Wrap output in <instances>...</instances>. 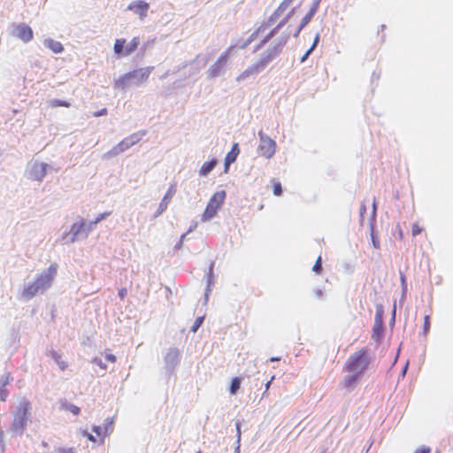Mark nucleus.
Instances as JSON below:
<instances>
[{
  "mask_svg": "<svg viewBox=\"0 0 453 453\" xmlns=\"http://www.w3.org/2000/svg\"><path fill=\"white\" fill-rule=\"evenodd\" d=\"M231 49L232 47L227 49V50H226L225 52H223L218 58V60L208 69L207 74L209 78H216L221 73L223 67L227 62L228 54Z\"/></svg>",
  "mask_w": 453,
  "mask_h": 453,
  "instance_id": "12",
  "label": "nucleus"
},
{
  "mask_svg": "<svg viewBox=\"0 0 453 453\" xmlns=\"http://www.w3.org/2000/svg\"><path fill=\"white\" fill-rule=\"evenodd\" d=\"M383 333V321L380 315L376 314L373 329H372V338L378 341Z\"/></svg>",
  "mask_w": 453,
  "mask_h": 453,
  "instance_id": "18",
  "label": "nucleus"
},
{
  "mask_svg": "<svg viewBox=\"0 0 453 453\" xmlns=\"http://www.w3.org/2000/svg\"><path fill=\"white\" fill-rule=\"evenodd\" d=\"M140 137L138 134H133L128 137L123 139L120 142H119L116 146H114L111 150L107 152V155L110 157L117 156L125 150H128L133 145L136 144L140 141Z\"/></svg>",
  "mask_w": 453,
  "mask_h": 453,
  "instance_id": "11",
  "label": "nucleus"
},
{
  "mask_svg": "<svg viewBox=\"0 0 453 453\" xmlns=\"http://www.w3.org/2000/svg\"><path fill=\"white\" fill-rule=\"evenodd\" d=\"M59 410L71 412L75 416H78L81 413V409L78 406L67 402L66 400L60 402Z\"/></svg>",
  "mask_w": 453,
  "mask_h": 453,
  "instance_id": "20",
  "label": "nucleus"
},
{
  "mask_svg": "<svg viewBox=\"0 0 453 453\" xmlns=\"http://www.w3.org/2000/svg\"><path fill=\"white\" fill-rule=\"evenodd\" d=\"M50 357L54 359V361L58 365L59 368L64 371L67 368V363L63 360L62 356L56 351L50 352Z\"/></svg>",
  "mask_w": 453,
  "mask_h": 453,
  "instance_id": "23",
  "label": "nucleus"
},
{
  "mask_svg": "<svg viewBox=\"0 0 453 453\" xmlns=\"http://www.w3.org/2000/svg\"><path fill=\"white\" fill-rule=\"evenodd\" d=\"M118 295H119V298H120L121 300H123V299L127 296V288H120V289L119 290V292H118Z\"/></svg>",
  "mask_w": 453,
  "mask_h": 453,
  "instance_id": "38",
  "label": "nucleus"
},
{
  "mask_svg": "<svg viewBox=\"0 0 453 453\" xmlns=\"http://www.w3.org/2000/svg\"><path fill=\"white\" fill-rule=\"evenodd\" d=\"M12 380L11 373L6 372L1 379H0V387H6Z\"/></svg>",
  "mask_w": 453,
  "mask_h": 453,
  "instance_id": "32",
  "label": "nucleus"
},
{
  "mask_svg": "<svg viewBox=\"0 0 453 453\" xmlns=\"http://www.w3.org/2000/svg\"><path fill=\"white\" fill-rule=\"evenodd\" d=\"M150 4L143 0L134 1L127 6V9L138 14L141 19H143L147 16Z\"/></svg>",
  "mask_w": 453,
  "mask_h": 453,
  "instance_id": "13",
  "label": "nucleus"
},
{
  "mask_svg": "<svg viewBox=\"0 0 453 453\" xmlns=\"http://www.w3.org/2000/svg\"><path fill=\"white\" fill-rule=\"evenodd\" d=\"M151 69L152 67H147L129 72L126 73L123 77H121L119 82L121 83L122 87H125L132 79H135L138 82L146 81L150 76Z\"/></svg>",
  "mask_w": 453,
  "mask_h": 453,
  "instance_id": "10",
  "label": "nucleus"
},
{
  "mask_svg": "<svg viewBox=\"0 0 453 453\" xmlns=\"http://www.w3.org/2000/svg\"><path fill=\"white\" fill-rule=\"evenodd\" d=\"M264 65H256L255 66L251 67L250 69L249 70H246L242 75L241 77H244V76H248L250 73H257L258 72V70L260 68H262Z\"/></svg>",
  "mask_w": 453,
  "mask_h": 453,
  "instance_id": "33",
  "label": "nucleus"
},
{
  "mask_svg": "<svg viewBox=\"0 0 453 453\" xmlns=\"http://www.w3.org/2000/svg\"><path fill=\"white\" fill-rule=\"evenodd\" d=\"M259 145L257 147V153L259 156L264 157L267 159L273 157L276 151V142L274 140L270 138L263 131L258 132Z\"/></svg>",
  "mask_w": 453,
  "mask_h": 453,
  "instance_id": "7",
  "label": "nucleus"
},
{
  "mask_svg": "<svg viewBox=\"0 0 453 453\" xmlns=\"http://www.w3.org/2000/svg\"><path fill=\"white\" fill-rule=\"evenodd\" d=\"M14 34L24 42H30L34 36L32 28L26 24L18 25L14 29Z\"/></svg>",
  "mask_w": 453,
  "mask_h": 453,
  "instance_id": "14",
  "label": "nucleus"
},
{
  "mask_svg": "<svg viewBox=\"0 0 453 453\" xmlns=\"http://www.w3.org/2000/svg\"><path fill=\"white\" fill-rule=\"evenodd\" d=\"M45 44L48 48H50L54 53H60L64 50V47L61 42L58 41H54L52 39H49L45 42Z\"/></svg>",
  "mask_w": 453,
  "mask_h": 453,
  "instance_id": "22",
  "label": "nucleus"
},
{
  "mask_svg": "<svg viewBox=\"0 0 453 453\" xmlns=\"http://www.w3.org/2000/svg\"><path fill=\"white\" fill-rule=\"evenodd\" d=\"M9 395V391L4 387H0V400L4 402Z\"/></svg>",
  "mask_w": 453,
  "mask_h": 453,
  "instance_id": "36",
  "label": "nucleus"
},
{
  "mask_svg": "<svg viewBox=\"0 0 453 453\" xmlns=\"http://www.w3.org/2000/svg\"><path fill=\"white\" fill-rule=\"evenodd\" d=\"M401 280H402V282H403V283H404V282H405V277H404V275H402V276H401Z\"/></svg>",
  "mask_w": 453,
  "mask_h": 453,
  "instance_id": "51",
  "label": "nucleus"
},
{
  "mask_svg": "<svg viewBox=\"0 0 453 453\" xmlns=\"http://www.w3.org/2000/svg\"><path fill=\"white\" fill-rule=\"evenodd\" d=\"M374 356L371 350L363 347L349 356L342 371L346 373L339 386L348 392L353 391L370 368L373 365Z\"/></svg>",
  "mask_w": 453,
  "mask_h": 453,
  "instance_id": "1",
  "label": "nucleus"
},
{
  "mask_svg": "<svg viewBox=\"0 0 453 453\" xmlns=\"http://www.w3.org/2000/svg\"><path fill=\"white\" fill-rule=\"evenodd\" d=\"M397 228H398V237L402 241L403 239V230H402V228L399 226H397Z\"/></svg>",
  "mask_w": 453,
  "mask_h": 453,
  "instance_id": "44",
  "label": "nucleus"
},
{
  "mask_svg": "<svg viewBox=\"0 0 453 453\" xmlns=\"http://www.w3.org/2000/svg\"><path fill=\"white\" fill-rule=\"evenodd\" d=\"M241 386V379L238 377H235L232 380L231 385H230V393L232 395H234L240 388Z\"/></svg>",
  "mask_w": 453,
  "mask_h": 453,
  "instance_id": "26",
  "label": "nucleus"
},
{
  "mask_svg": "<svg viewBox=\"0 0 453 453\" xmlns=\"http://www.w3.org/2000/svg\"><path fill=\"white\" fill-rule=\"evenodd\" d=\"M71 232L73 234L72 242H74L76 240L77 235L81 232H89L88 230V223H86L85 221L74 223L71 227Z\"/></svg>",
  "mask_w": 453,
  "mask_h": 453,
  "instance_id": "19",
  "label": "nucleus"
},
{
  "mask_svg": "<svg viewBox=\"0 0 453 453\" xmlns=\"http://www.w3.org/2000/svg\"><path fill=\"white\" fill-rule=\"evenodd\" d=\"M176 192L175 185H171L169 188L167 189L166 193L165 194L161 203L158 206V214L162 213L164 211L166 210L169 203L171 202L173 196H174Z\"/></svg>",
  "mask_w": 453,
  "mask_h": 453,
  "instance_id": "16",
  "label": "nucleus"
},
{
  "mask_svg": "<svg viewBox=\"0 0 453 453\" xmlns=\"http://www.w3.org/2000/svg\"><path fill=\"white\" fill-rule=\"evenodd\" d=\"M430 315H426L424 318V323H423V332L424 334L426 335L430 330Z\"/></svg>",
  "mask_w": 453,
  "mask_h": 453,
  "instance_id": "31",
  "label": "nucleus"
},
{
  "mask_svg": "<svg viewBox=\"0 0 453 453\" xmlns=\"http://www.w3.org/2000/svg\"><path fill=\"white\" fill-rule=\"evenodd\" d=\"M216 165H217L216 159H211V161L204 162L199 170V174L201 176L208 175L214 169Z\"/></svg>",
  "mask_w": 453,
  "mask_h": 453,
  "instance_id": "21",
  "label": "nucleus"
},
{
  "mask_svg": "<svg viewBox=\"0 0 453 453\" xmlns=\"http://www.w3.org/2000/svg\"><path fill=\"white\" fill-rule=\"evenodd\" d=\"M319 35H317L314 38V41H313V43L312 45L311 46V48H313V50L316 48L318 42H319Z\"/></svg>",
  "mask_w": 453,
  "mask_h": 453,
  "instance_id": "43",
  "label": "nucleus"
},
{
  "mask_svg": "<svg viewBox=\"0 0 453 453\" xmlns=\"http://www.w3.org/2000/svg\"><path fill=\"white\" fill-rule=\"evenodd\" d=\"M105 359L109 362L115 363L116 362V357L113 354H106Z\"/></svg>",
  "mask_w": 453,
  "mask_h": 453,
  "instance_id": "40",
  "label": "nucleus"
},
{
  "mask_svg": "<svg viewBox=\"0 0 453 453\" xmlns=\"http://www.w3.org/2000/svg\"><path fill=\"white\" fill-rule=\"evenodd\" d=\"M375 215H376V201L374 200L373 204H372V222L370 224V235H371L372 244L373 248L376 250H380V240L375 232V227H374Z\"/></svg>",
  "mask_w": 453,
  "mask_h": 453,
  "instance_id": "15",
  "label": "nucleus"
},
{
  "mask_svg": "<svg viewBox=\"0 0 453 453\" xmlns=\"http://www.w3.org/2000/svg\"><path fill=\"white\" fill-rule=\"evenodd\" d=\"M430 449L428 447H423L417 449L414 453H430Z\"/></svg>",
  "mask_w": 453,
  "mask_h": 453,
  "instance_id": "39",
  "label": "nucleus"
},
{
  "mask_svg": "<svg viewBox=\"0 0 453 453\" xmlns=\"http://www.w3.org/2000/svg\"><path fill=\"white\" fill-rule=\"evenodd\" d=\"M53 453H76L74 447H58Z\"/></svg>",
  "mask_w": 453,
  "mask_h": 453,
  "instance_id": "27",
  "label": "nucleus"
},
{
  "mask_svg": "<svg viewBox=\"0 0 453 453\" xmlns=\"http://www.w3.org/2000/svg\"><path fill=\"white\" fill-rule=\"evenodd\" d=\"M273 191L275 196H281L282 187L279 181L273 180Z\"/></svg>",
  "mask_w": 453,
  "mask_h": 453,
  "instance_id": "29",
  "label": "nucleus"
},
{
  "mask_svg": "<svg viewBox=\"0 0 453 453\" xmlns=\"http://www.w3.org/2000/svg\"><path fill=\"white\" fill-rule=\"evenodd\" d=\"M274 379V377L273 376L272 377V380L270 381H268L266 384H265V391H267L270 388V384H271V381Z\"/></svg>",
  "mask_w": 453,
  "mask_h": 453,
  "instance_id": "47",
  "label": "nucleus"
},
{
  "mask_svg": "<svg viewBox=\"0 0 453 453\" xmlns=\"http://www.w3.org/2000/svg\"><path fill=\"white\" fill-rule=\"evenodd\" d=\"M177 354H178L177 351H173L174 356H177Z\"/></svg>",
  "mask_w": 453,
  "mask_h": 453,
  "instance_id": "52",
  "label": "nucleus"
},
{
  "mask_svg": "<svg viewBox=\"0 0 453 453\" xmlns=\"http://www.w3.org/2000/svg\"><path fill=\"white\" fill-rule=\"evenodd\" d=\"M236 428H237V434H238V435H240L241 428H240V425L239 424L236 425Z\"/></svg>",
  "mask_w": 453,
  "mask_h": 453,
  "instance_id": "48",
  "label": "nucleus"
},
{
  "mask_svg": "<svg viewBox=\"0 0 453 453\" xmlns=\"http://www.w3.org/2000/svg\"><path fill=\"white\" fill-rule=\"evenodd\" d=\"M317 295L319 297L322 296V291L321 290H317Z\"/></svg>",
  "mask_w": 453,
  "mask_h": 453,
  "instance_id": "49",
  "label": "nucleus"
},
{
  "mask_svg": "<svg viewBox=\"0 0 453 453\" xmlns=\"http://www.w3.org/2000/svg\"><path fill=\"white\" fill-rule=\"evenodd\" d=\"M106 114H107V109L106 108H103V109H101L98 111L93 112V116L94 117H100V116H104V115H106Z\"/></svg>",
  "mask_w": 453,
  "mask_h": 453,
  "instance_id": "37",
  "label": "nucleus"
},
{
  "mask_svg": "<svg viewBox=\"0 0 453 453\" xmlns=\"http://www.w3.org/2000/svg\"><path fill=\"white\" fill-rule=\"evenodd\" d=\"M319 2L320 0L314 1L311 9L306 13V15L302 19L301 23L298 26L293 27L292 25H288V27L281 32L277 42V45L279 47H282L283 45H285L291 36L297 37L299 35L302 29L309 24V22L311 20V19L317 12Z\"/></svg>",
  "mask_w": 453,
  "mask_h": 453,
  "instance_id": "4",
  "label": "nucleus"
},
{
  "mask_svg": "<svg viewBox=\"0 0 453 453\" xmlns=\"http://www.w3.org/2000/svg\"><path fill=\"white\" fill-rule=\"evenodd\" d=\"M50 106L52 107V108H56V107H70L71 106V104L67 101H65V100H58V99H54V100H51L50 102Z\"/></svg>",
  "mask_w": 453,
  "mask_h": 453,
  "instance_id": "25",
  "label": "nucleus"
},
{
  "mask_svg": "<svg viewBox=\"0 0 453 453\" xmlns=\"http://www.w3.org/2000/svg\"><path fill=\"white\" fill-rule=\"evenodd\" d=\"M240 153V149L238 143H234L232 146L231 150L226 154L225 158V172H227V169L230 164L234 163L236 160L237 156Z\"/></svg>",
  "mask_w": 453,
  "mask_h": 453,
  "instance_id": "17",
  "label": "nucleus"
},
{
  "mask_svg": "<svg viewBox=\"0 0 453 453\" xmlns=\"http://www.w3.org/2000/svg\"><path fill=\"white\" fill-rule=\"evenodd\" d=\"M312 50H313V48H310V49L305 52V54L302 57V58H301V62H304V61L307 59L308 56L312 52Z\"/></svg>",
  "mask_w": 453,
  "mask_h": 453,
  "instance_id": "41",
  "label": "nucleus"
},
{
  "mask_svg": "<svg viewBox=\"0 0 453 453\" xmlns=\"http://www.w3.org/2000/svg\"><path fill=\"white\" fill-rule=\"evenodd\" d=\"M294 12V9L291 10V12L273 29L271 27L275 24V22L279 19L280 17L283 15V12L279 10V8H276L274 12L271 14V16L264 21L257 29L252 33V35L250 36V38L241 46L242 48L246 47L248 44H250L252 41H254L259 35H263L265 32L266 35L263 37L261 40V44L265 43L268 42L272 37H273L275 35H277L286 25L288 22L290 15Z\"/></svg>",
  "mask_w": 453,
  "mask_h": 453,
  "instance_id": "2",
  "label": "nucleus"
},
{
  "mask_svg": "<svg viewBox=\"0 0 453 453\" xmlns=\"http://www.w3.org/2000/svg\"><path fill=\"white\" fill-rule=\"evenodd\" d=\"M126 43L125 39H116L113 46V50L115 54L121 57H127L134 53L139 44H140V39L139 37H134L130 41V42L127 45V47H124Z\"/></svg>",
  "mask_w": 453,
  "mask_h": 453,
  "instance_id": "8",
  "label": "nucleus"
},
{
  "mask_svg": "<svg viewBox=\"0 0 453 453\" xmlns=\"http://www.w3.org/2000/svg\"><path fill=\"white\" fill-rule=\"evenodd\" d=\"M94 363L99 365L100 367L106 369V366L103 364L102 360L95 358Z\"/></svg>",
  "mask_w": 453,
  "mask_h": 453,
  "instance_id": "42",
  "label": "nucleus"
},
{
  "mask_svg": "<svg viewBox=\"0 0 453 453\" xmlns=\"http://www.w3.org/2000/svg\"><path fill=\"white\" fill-rule=\"evenodd\" d=\"M365 212H366V205L365 203H363L361 204L360 210H359V217H360V224L361 225H363Z\"/></svg>",
  "mask_w": 453,
  "mask_h": 453,
  "instance_id": "35",
  "label": "nucleus"
},
{
  "mask_svg": "<svg viewBox=\"0 0 453 453\" xmlns=\"http://www.w3.org/2000/svg\"><path fill=\"white\" fill-rule=\"evenodd\" d=\"M312 270L317 274L321 273V272H322V258L320 256L317 258Z\"/></svg>",
  "mask_w": 453,
  "mask_h": 453,
  "instance_id": "30",
  "label": "nucleus"
},
{
  "mask_svg": "<svg viewBox=\"0 0 453 453\" xmlns=\"http://www.w3.org/2000/svg\"><path fill=\"white\" fill-rule=\"evenodd\" d=\"M203 317H198L196 319L194 325L192 326L191 330L193 332H196L203 324Z\"/></svg>",
  "mask_w": 453,
  "mask_h": 453,
  "instance_id": "34",
  "label": "nucleus"
},
{
  "mask_svg": "<svg viewBox=\"0 0 453 453\" xmlns=\"http://www.w3.org/2000/svg\"><path fill=\"white\" fill-rule=\"evenodd\" d=\"M278 360H279V358H277V357H271L270 358L271 362H274V361H278Z\"/></svg>",
  "mask_w": 453,
  "mask_h": 453,
  "instance_id": "50",
  "label": "nucleus"
},
{
  "mask_svg": "<svg viewBox=\"0 0 453 453\" xmlns=\"http://www.w3.org/2000/svg\"><path fill=\"white\" fill-rule=\"evenodd\" d=\"M30 410L31 403L27 399L23 398L19 401L13 413V420L11 426L12 432L19 435L24 433L30 418Z\"/></svg>",
  "mask_w": 453,
  "mask_h": 453,
  "instance_id": "5",
  "label": "nucleus"
},
{
  "mask_svg": "<svg viewBox=\"0 0 453 453\" xmlns=\"http://www.w3.org/2000/svg\"><path fill=\"white\" fill-rule=\"evenodd\" d=\"M424 231V227L418 223H414L411 227V235L413 237L420 234Z\"/></svg>",
  "mask_w": 453,
  "mask_h": 453,
  "instance_id": "28",
  "label": "nucleus"
},
{
  "mask_svg": "<svg viewBox=\"0 0 453 453\" xmlns=\"http://www.w3.org/2000/svg\"><path fill=\"white\" fill-rule=\"evenodd\" d=\"M292 1L290 0H282L281 4H283V5L287 6L288 8L292 4Z\"/></svg>",
  "mask_w": 453,
  "mask_h": 453,
  "instance_id": "46",
  "label": "nucleus"
},
{
  "mask_svg": "<svg viewBox=\"0 0 453 453\" xmlns=\"http://www.w3.org/2000/svg\"><path fill=\"white\" fill-rule=\"evenodd\" d=\"M109 215H111V211L100 213L94 221H90L88 223V230L91 231L96 224H98L100 221L104 219Z\"/></svg>",
  "mask_w": 453,
  "mask_h": 453,
  "instance_id": "24",
  "label": "nucleus"
},
{
  "mask_svg": "<svg viewBox=\"0 0 453 453\" xmlns=\"http://www.w3.org/2000/svg\"><path fill=\"white\" fill-rule=\"evenodd\" d=\"M277 8H279V10H280V12H282L283 13H284V12H286V10L288 9V7H287V6H285V5H283V4H281V3L279 4V6H278Z\"/></svg>",
  "mask_w": 453,
  "mask_h": 453,
  "instance_id": "45",
  "label": "nucleus"
},
{
  "mask_svg": "<svg viewBox=\"0 0 453 453\" xmlns=\"http://www.w3.org/2000/svg\"><path fill=\"white\" fill-rule=\"evenodd\" d=\"M57 265H50L46 273L37 277L34 282L28 284L23 289L22 296L26 300H29L38 293H43L48 289L51 286L53 279L57 273Z\"/></svg>",
  "mask_w": 453,
  "mask_h": 453,
  "instance_id": "3",
  "label": "nucleus"
},
{
  "mask_svg": "<svg viewBox=\"0 0 453 453\" xmlns=\"http://www.w3.org/2000/svg\"><path fill=\"white\" fill-rule=\"evenodd\" d=\"M226 196V194L225 190L217 191L212 195L201 216V220L203 222L209 221L217 215L218 211L224 203Z\"/></svg>",
  "mask_w": 453,
  "mask_h": 453,
  "instance_id": "6",
  "label": "nucleus"
},
{
  "mask_svg": "<svg viewBox=\"0 0 453 453\" xmlns=\"http://www.w3.org/2000/svg\"><path fill=\"white\" fill-rule=\"evenodd\" d=\"M112 430L113 424L111 421H110L104 424L103 426H93L92 431L96 433V437L87 432L83 434L92 442L104 443V439L111 434Z\"/></svg>",
  "mask_w": 453,
  "mask_h": 453,
  "instance_id": "9",
  "label": "nucleus"
}]
</instances>
